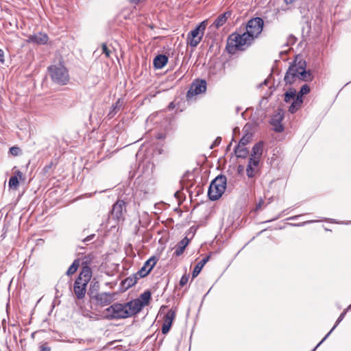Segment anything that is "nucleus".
<instances>
[{
    "instance_id": "f257e3e1",
    "label": "nucleus",
    "mask_w": 351,
    "mask_h": 351,
    "mask_svg": "<svg viewBox=\"0 0 351 351\" xmlns=\"http://www.w3.org/2000/svg\"><path fill=\"white\" fill-rule=\"evenodd\" d=\"M254 40L247 32H243L241 34H232L228 40L227 49L229 53H234L236 49L245 50L248 47Z\"/></svg>"
},
{
    "instance_id": "f03ea898",
    "label": "nucleus",
    "mask_w": 351,
    "mask_h": 351,
    "mask_svg": "<svg viewBox=\"0 0 351 351\" xmlns=\"http://www.w3.org/2000/svg\"><path fill=\"white\" fill-rule=\"evenodd\" d=\"M227 179L223 175L217 176L210 183L208 195L210 200L215 201L219 199L226 188Z\"/></svg>"
},
{
    "instance_id": "7ed1b4c3",
    "label": "nucleus",
    "mask_w": 351,
    "mask_h": 351,
    "mask_svg": "<svg viewBox=\"0 0 351 351\" xmlns=\"http://www.w3.org/2000/svg\"><path fill=\"white\" fill-rule=\"evenodd\" d=\"M48 71L53 82L58 84L65 85L69 81V71L61 63L49 66Z\"/></svg>"
},
{
    "instance_id": "20e7f679",
    "label": "nucleus",
    "mask_w": 351,
    "mask_h": 351,
    "mask_svg": "<svg viewBox=\"0 0 351 351\" xmlns=\"http://www.w3.org/2000/svg\"><path fill=\"white\" fill-rule=\"evenodd\" d=\"M106 316L109 319H119L130 317L126 304L114 303L106 310Z\"/></svg>"
},
{
    "instance_id": "39448f33",
    "label": "nucleus",
    "mask_w": 351,
    "mask_h": 351,
    "mask_svg": "<svg viewBox=\"0 0 351 351\" xmlns=\"http://www.w3.org/2000/svg\"><path fill=\"white\" fill-rule=\"evenodd\" d=\"M206 21H204L189 33L187 36V43L191 47H195L200 43L206 29Z\"/></svg>"
},
{
    "instance_id": "423d86ee",
    "label": "nucleus",
    "mask_w": 351,
    "mask_h": 351,
    "mask_svg": "<svg viewBox=\"0 0 351 351\" xmlns=\"http://www.w3.org/2000/svg\"><path fill=\"white\" fill-rule=\"evenodd\" d=\"M306 62L303 60H300L298 63L291 65L285 75L284 80L286 84H292L295 82L300 76L302 68H303V66H306Z\"/></svg>"
},
{
    "instance_id": "0eeeda50",
    "label": "nucleus",
    "mask_w": 351,
    "mask_h": 351,
    "mask_svg": "<svg viewBox=\"0 0 351 351\" xmlns=\"http://www.w3.org/2000/svg\"><path fill=\"white\" fill-rule=\"evenodd\" d=\"M264 22L260 17H255L250 19L246 26V32L254 39L256 38L263 31Z\"/></svg>"
},
{
    "instance_id": "6e6552de",
    "label": "nucleus",
    "mask_w": 351,
    "mask_h": 351,
    "mask_svg": "<svg viewBox=\"0 0 351 351\" xmlns=\"http://www.w3.org/2000/svg\"><path fill=\"white\" fill-rule=\"evenodd\" d=\"M206 90V82L204 80H195L189 90L187 92L186 97L188 99L192 97L194 95H197L203 93Z\"/></svg>"
},
{
    "instance_id": "1a4fd4ad",
    "label": "nucleus",
    "mask_w": 351,
    "mask_h": 351,
    "mask_svg": "<svg viewBox=\"0 0 351 351\" xmlns=\"http://www.w3.org/2000/svg\"><path fill=\"white\" fill-rule=\"evenodd\" d=\"M125 211V202L123 200H118L113 204L110 216L117 221L123 219V212Z\"/></svg>"
},
{
    "instance_id": "9d476101",
    "label": "nucleus",
    "mask_w": 351,
    "mask_h": 351,
    "mask_svg": "<svg viewBox=\"0 0 351 351\" xmlns=\"http://www.w3.org/2000/svg\"><path fill=\"white\" fill-rule=\"evenodd\" d=\"M158 261V258L156 256L150 257L147 261H145L143 266L138 271L136 275H138L140 278H143L147 276L154 267L156 265Z\"/></svg>"
},
{
    "instance_id": "9b49d317",
    "label": "nucleus",
    "mask_w": 351,
    "mask_h": 351,
    "mask_svg": "<svg viewBox=\"0 0 351 351\" xmlns=\"http://www.w3.org/2000/svg\"><path fill=\"white\" fill-rule=\"evenodd\" d=\"M87 282L75 280L73 285V291L77 298L81 300L84 298L86 291Z\"/></svg>"
},
{
    "instance_id": "f8f14e48",
    "label": "nucleus",
    "mask_w": 351,
    "mask_h": 351,
    "mask_svg": "<svg viewBox=\"0 0 351 351\" xmlns=\"http://www.w3.org/2000/svg\"><path fill=\"white\" fill-rule=\"evenodd\" d=\"M49 37L46 34L38 32L33 35H29L27 41L37 45H45L47 43Z\"/></svg>"
},
{
    "instance_id": "ddd939ff",
    "label": "nucleus",
    "mask_w": 351,
    "mask_h": 351,
    "mask_svg": "<svg viewBox=\"0 0 351 351\" xmlns=\"http://www.w3.org/2000/svg\"><path fill=\"white\" fill-rule=\"evenodd\" d=\"M128 313L130 314V317L136 315L138 312L141 311L142 308L143 307L142 303L138 300H134L132 301H130L128 303H125Z\"/></svg>"
},
{
    "instance_id": "4468645a",
    "label": "nucleus",
    "mask_w": 351,
    "mask_h": 351,
    "mask_svg": "<svg viewBox=\"0 0 351 351\" xmlns=\"http://www.w3.org/2000/svg\"><path fill=\"white\" fill-rule=\"evenodd\" d=\"M263 148L264 143L263 141L256 143L252 147L251 156L249 159H257L258 162H259L263 154Z\"/></svg>"
},
{
    "instance_id": "2eb2a0df",
    "label": "nucleus",
    "mask_w": 351,
    "mask_h": 351,
    "mask_svg": "<svg viewBox=\"0 0 351 351\" xmlns=\"http://www.w3.org/2000/svg\"><path fill=\"white\" fill-rule=\"evenodd\" d=\"M283 114L280 112H278L272 117L271 120V124L274 126V130L277 132H281L283 131V126L281 122L283 119Z\"/></svg>"
},
{
    "instance_id": "dca6fc26",
    "label": "nucleus",
    "mask_w": 351,
    "mask_h": 351,
    "mask_svg": "<svg viewBox=\"0 0 351 351\" xmlns=\"http://www.w3.org/2000/svg\"><path fill=\"white\" fill-rule=\"evenodd\" d=\"M95 298L97 302L103 306L109 304L113 300L112 294L106 292L98 293Z\"/></svg>"
},
{
    "instance_id": "f3484780",
    "label": "nucleus",
    "mask_w": 351,
    "mask_h": 351,
    "mask_svg": "<svg viewBox=\"0 0 351 351\" xmlns=\"http://www.w3.org/2000/svg\"><path fill=\"white\" fill-rule=\"evenodd\" d=\"M92 276V271L88 266H84L78 277L76 278L78 280L84 281L88 283Z\"/></svg>"
},
{
    "instance_id": "a211bd4d",
    "label": "nucleus",
    "mask_w": 351,
    "mask_h": 351,
    "mask_svg": "<svg viewBox=\"0 0 351 351\" xmlns=\"http://www.w3.org/2000/svg\"><path fill=\"white\" fill-rule=\"evenodd\" d=\"M349 309L347 308L345 309L339 315L337 320L336 321L335 324L332 328V329L328 332V334L323 338V339L311 350L315 351V350L328 337V336L331 334V332L334 330V329L338 326V324L343 319L346 314L347 313Z\"/></svg>"
},
{
    "instance_id": "6ab92c4d",
    "label": "nucleus",
    "mask_w": 351,
    "mask_h": 351,
    "mask_svg": "<svg viewBox=\"0 0 351 351\" xmlns=\"http://www.w3.org/2000/svg\"><path fill=\"white\" fill-rule=\"evenodd\" d=\"M168 62V57L166 55L160 54L156 56L154 59V66L157 69L163 68Z\"/></svg>"
},
{
    "instance_id": "aec40b11",
    "label": "nucleus",
    "mask_w": 351,
    "mask_h": 351,
    "mask_svg": "<svg viewBox=\"0 0 351 351\" xmlns=\"http://www.w3.org/2000/svg\"><path fill=\"white\" fill-rule=\"evenodd\" d=\"M259 162L257 159H249L246 168V173L248 178H254L256 173L255 168L258 167Z\"/></svg>"
},
{
    "instance_id": "412c9836",
    "label": "nucleus",
    "mask_w": 351,
    "mask_h": 351,
    "mask_svg": "<svg viewBox=\"0 0 351 351\" xmlns=\"http://www.w3.org/2000/svg\"><path fill=\"white\" fill-rule=\"evenodd\" d=\"M189 243V239L186 237L182 239L176 245L174 254L176 256H180L184 252L186 247Z\"/></svg>"
},
{
    "instance_id": "4be33fe9",
    "label": "nucleus",
    "mask_w": 351,
    "mask_h": 351,
    "mask_svg": "<svg viewBox=\"0 0 351 351\" xmlns=\"http://www.w3.org/2000/svg\"><path fill=\"white\" fill-rule=\"evenodd\" d=\"M123 104V99H119L115 104L112 105L110 110L108 114V117L110 119L112 118L121 110Z\"/></svg>"
},
{
    "instance_id": "5701e85b",
    "label": "nucleus",
    "mask_w": 351,
    "mask_h": 351,
    "mask_svg": "<svg viewBox=\"0 0 351 351\" xmlns=\"http://www.w3.org/2000/svg\"><path fill=\"white\" fill-rule=\"evenodd\" d=\"M231 16V12H226L222 14H220L215 21L214 25L219 28L222 26L227 21V19Z\"/></svg>"
},
{
    "instance_id": "b1692460",
    "label": "nucleus",
    "mask_w": 351,
    "mask_h": 351,
    "mask_svg": "<svg viewBox=\"0 0 351 351\" xmlns=\"http://www.w3.org/2000/svg\"><path fill=\"white\" fill-rule=\"evenodd\" d=\"M209 258L210 256H207L206 257L204 258L202 260H201L199 262L197 263L192 273L193 278L196 277L200 273L203 267L209 261Z\"/></svg>"
},
{
    "instance_id": "393cba45",
    "label": "nucleus",
    "mask_w": 351,
    "mask_h": 351,
    "mask_svg": "<svg viewBox=\"0 0 351 351\" xmlns=\"http://www.w3.org/2000/svg\"><path fill=\"white\" fill-rule=\"evenodd\" d=\"M303 102V99L301 97H299L298 95L296 98L293 100L291 105L289 108V111L291 113H295L301 106Z\"/></svg>"
},
{
    "instance_id": "a878e982",
    "label": "nucleus",
    "mask_w": 351,
    "mask_h": 351,
    "mask_svg": "<svg viewBox=\"0 0 351 351\" xmlns=\"http://www.w3.org/2000/svg\"><path fill=\"white\" fill-rule=\"evenodd\" d=\"M234 154L238 158H245L248 154V150L245 146L238 144L234 149Z\"/></svg>"
},
{
    "instance_id": "bb28decb",
    "label": "nucleus",
    "mask_w": 351,
    "mask_h": 351,
    "mask_svg": "<svg viewBox=\"0 0 351 351\" xmlns=\"http://www.w3.org/2000/svg\"><path fill=\"white\" fill-rule=\"evenodd\" d=\"M150 298L151 292L149 291H145L140 295L139 298H138L137 300H138L144 306L149 303Z\"/></svg>"
},
{
    "instance_id": "cd10ccee",
    "label": "nucleus",
    "mask_w": 351,
    "mask_h": 351,
    "mask_svg": "<svg viewBox=\"0 0 351 351\" xmlns=\"http://www.w3.org/2000/svg\"><path fill=\"white\" fill-rule=\"evenodd\" d=\"M298 80H301L303 81H308L312 80L311 73L310 71H306V66H303V68H302V70L300 73V76Z\"/></svg>"
},
{
    "instance_id": "c85d7f7f",
    "label": "nucleus",
    "mask_w": 351,
    "mask_h": 351,
    "mask_svg": "<svg viewBox=\"0 0 351 351\" xmlns=\"http://www.w3.org/2000/svg\"><path fill=\"white\" fill-rule=\"evenodd\" d=\"M296 91L295 89H289L288 91H287L285 94V101L286 103H289L291 101H293L296 98Z\"/></svg>"
},
{
    "instance_id": "c756f323",
    "label": "nucleus",
    "mask_w": 351,
    "mask_h": 351,
    "mask_svg": "<svg viewBox=\"0 0 351 351\" xmlns=\"http://www.w3.org/2000/svg\"><path fill=\"white\" fill-rule=\"evenodd\" d=\"M80 266V261L78 259H76L73 261V263L71 264V265L69 267V269L66 271V274L68 276H71L76 272L77 268Z\"/></svg>"
},
{
    "instance_id": "7c9ffc66",
    "label": "nucleus",
    "mask_w": 351,
    "mask_h": 351,
    "mask_svg": "<svg viewBox=\"0 0 351 351\" xmlns=\"http://www.w3.org/2000/svg\"><path fill=\"white\" fill-rule=\"evenodd\" d=\"M176 317V311L172 308L168 311V312L165 315V322L166 323H169L172 324V322Z\"/></svg>"
},
{
    "instance_id": "2f4dec72",
    "label": "nucleus",
    "mask_w": 351,
    "mask_h": 351,
    "mask_svg": "<svg viewBox=\"0 0 351 351\" xmlns=\"http://www.w3.org/2000/svg\"><path fill=\"white\" fill-rule=\"evenodd\" d=\"M19 184V182L16 176H12L8 182L10 188L16 189Z\"/></svg>"
},
{
    "instance_id": "473e14b6",
    "label": "nucleus",
    "mask_w": 351,
    "mask_h": 351,
    "mask_svg": "<svg viewBox=\"0 0 351 351\" xmlns=\"http://www.w3.org/2000/svg\"><path fill=\"white\" fill-rule=\"evenodd\" d=\"M310 92V87L307 84H304L301 88L299 93L297 94V95L299 97L302 98L304 95H306Z\"/></svg>"
},
{
    "instance_id": "72a5a7b5",
    "label": "nucleus",
    "mask_w": 351,
    "mask_h": 351,
    "mask_svg": "<svg viewBox=\"0 0 351 351\" xmlns=\"http://www.w3.org/2000/svg\"><path fill=\"white\" fill-rule=\"evenodd\" d=\"M252 135L250 134H247L244 135L242 138L240 140L239 145L245 146L251 141Z\"/></svg>"
},
{
    "instance_id": "f704fd0d",
    "label": "nucleus",
    "mask_w": 351,
    "mask_h": 351,
    "mask_svg": "<svg viewBox=\"0 0 351 351\" xmlns=\"http://www.w3.org/2000/svg\"><path fill=\"white\" fill-rule=\"evenodd\" d=\"M21 149L19 147H12L10 148L9 152L14 156H17L21 154Z\"/></svg>"
},
{
    "instance_id": "c9c22d12",
    "label": "nucleus",
    "mask_w": 351,
    "mask_h": 351,
    "mask_svg": "<svg viewBox=\"0 0 351 351\" xmlns=\"http://www.w3.org/2000/svg\"><path fill=\"white\" fill-rule=\"evenodd\" d=\"M102 52L105 54L106 57L109 58L112 53V51L108 49L107 45L105 43H103L101 45Z\"/></svg>"
},
{
    "instance_id": "e433bc0d",
    "label": "nucleus",
    "mask_w": 351,
    "mask_h": 351,
    "mask_svg": "<svg viewBox=\"0 0 351 351\" xmlns=\"http://www.w3.org/2000/svg\"><path fill=\"white\" fill-rule=\"evenodd\" d=\"M171 326V324H170L169 323L164 322L162 326V332L163 334H167L169 331Z\"/></svg>"
},
{
    "instance_id": "4c0bfd02",
    "label": "nucleus",
    "mask_w": 351,
    "mask_h": 351,
    "mask_svg": "<svg viewBox=\"0 0 351 351\" xmlns=\"http://www.w3.org/2000/svg\"><path fill=\"white\" fill-rule=\"evenodd\" d=\"M189 275H183L180 280V285L181 287H184L185 285H186L189 281Z\"/></svg>"
},
{
    "instance_id": "58836bf2",
    "label": "nucleus",
    "mask_w": 351,
    "mask_h": 351,
    "mask_svg": "<svg viewBox=\"0 0 351 351\" xmlns=\"http://www.w3.org/2000/svg\"><path fill=\"white\" fill-rule=\"evenodd\" d=\"M136 279H137L136 277H135L134 279L131 278H128L125 279V283H126L128 285V287H131L136 283Z\"/></svg>"
},
{
    "instance_id": "ea45409f",
    "label": "nucleus",
    "mask_w": 351,
    "mask_h": 351,
    "mask_svg": "<svg viewBox=\"0 0 351 351\" xmlns=\"http://www.w3.org/2000/svg\"><path fill=\"white\" fill-rule=\"evenodd\" d=\"M40 351H51V348L48 346L47 343H43L39 347Z\"/></svg>"
},
{
    "instance_id": "a19ab883",
    "label": "nucleus",
    "mask_w": 351,
    "mask_h": 351,
    "mask_svg": "<svg viewBox=\"0 0 351 351\" xmlns=\"http://www.w3.org/2000/svg\"><path fill=\"white\" fill-rule=\"evenodd\" d=\"M316 221H315V220H311V221H304V222L301 223L292 224V226H304L305 224L311 223H314V222H316Z\"/></svg>"
},
{
    "instance_id": "79ce46f5",
    "label": "nucleus",
    "mask_w": 351,
    "mask_h": 351,
    "mask_svg": "<svg viewBox=\"0 0 351 351\" xmlns=\"http://www.w3.org/2000/svg\"><path fill=\"white\" fill-rule=\"evenodd\" d=\"M221 141V137H219H219H217V138L215 139V141H214V143H213V145L211 146V147H210V148H213V146H217V145H219L220 144Z\"/></svg>"
},
{
    "instance_id": "37998d69",
    "label": "nucleus",
    "mask_w": 351,
    "mask_h": 351,
    "mask_svg": "<svg viewBox=\"0 0 351 351\" xmlns=\"http://www.w3.org/2000/svg\"><path fill=\"white\" fill-rule=\"evenodd\" d=\"M0 62L1 63L3 64L5 62L4 60V51L0 49Z\"/></svg>"
},
{
    "instance_id": "c03bdc74",
    "label": "nucleus",
    "mask_w": 351,
    "mask_h": 351,
    "mask_svg": "<svg viewBox=\"0 0 351 351\" xmlns=\"http://www.w3.org/2000/svg\"><path fill=\"white\" fill-rule=\"evenodd\" d=\"M94 237H95V234H90V235H89V236H88V237H86L83 240V241H84V243L88 242V241H91V240L94 238Z\"/></svg>"
},
{
    "instance_id": "a18cd8bd",
    "label": "nucleus",
    "mask_w": 351,
    "mask_h": 351,
    "mask_svg": "<svg viewBox=\"0 0 351 351\" xmlns=\"http://www.w3.org/2000/svg\"><path fill=\"white\" fill-rule=\"evenodd\" d=\"M263 204H264V201H263V199H260V201H259V202H258V203L256 204V210H259V209L262 207V206H263Z\"/></svg>"
},
{
    "instance_id": "49530a36",
    "label": "nucleus",
    "mask_w": 351,
    "mask_h": 351,
    "mask_svg": "<svg viewBox=\"0 0 351 351\" xmlns=\"http://www.w3.org/2000/svg\"><path fill=\"white\" fill-rule=\"evenodd\" d=\"M14 176H17V178H18V179H19V178L21 179V178H22V177H23V173H22V172H21V171H19V170H18V171H16L15 172V175H14Z\"/></svg>"
},
{
    "instance_id": "de8ad7c7",
    "label": "nucleus",
    "mask_w": 351,
    "mask_h": 351,
    "mask_svg": "<svg viewBox=\"0 0 351 351\" xmlns=\"http://www.w3.org/2000/svg\"><path fill=\"white\" fill-rule=\"evenodd\" d=\"M175 108V104L173 102H171L169 106H168V108L169 110H171V109H173Z\"/></svg>"
},
{
    "instance_id": "09e8293b",
    "label": "nucleus",
    "mask_w": 351,
    "mask_h": 351,
    "mask_svg": "<svg viewBox=\"0 0 351 351\" xmlns=\"http://www.w3.org/2000/svg\"><path fill=\"white\" fill-rule=\"evenodd\" d=\"M295 38L293 36H290L289 37V42H291L293 43L295 41Z\"/></svg>"
},
{
    "instance_id": "8fccbe9b",
    "label": "nucleus",
    "mask_w": 351,
    "mask_h": 351,
    "mask_svg": "<svg viewBox=\"0 0 351 351\" xmlns=\"http://www.w3.org/2000/svg\"><path fill=\"white\" fill-rule=\"evenodd\" d=\"M300 215H295V216H293V217H289L288 219H290V220H295L296 219H298Z\"/></svg>"
},
{
    "instance_id": "3c124183",
    "label": "nucleus",
    "mask_w": 351,
    "mask_h": 351,
    "mask_svg": "<svg viewBox=\"0 0 351 351\" xmlns=\"http://www.w3.org/2000/svg\"><path fill=\"white\" fill-rule=\"evenodd\" d=\"M129 1L133 3H138L141 2L142 0H129Z\"/></svg>"
},
{
    "instance_id": "603ef678",
    "label": "nucleus",
    "mask_w": 351,
    "mask_h": 351,
    "mask_svg": "<svg viewBox=\"0 0 351 351\" xmlns=\"http://www.w3.org/2000/svg\"><path fill=\"white\" fill-rule=\"evenodd\" d=\"M295 0H285V2L287 3V4H290L291 3H293Z\"/></svg>"
},
{
    "instance_id": "864d4df0",
    "label": "nucleus",
    "mask_w": 351,
    "mask_h": 351,
    "mask_svg": "<svg viewBox=\"0 0 351 351\" xmlns=\"http://www.w3.org/2000/svg\"><path fill=\"white\" fill-rule=\"evenodd\" d=\"M280 217V215H278L276 218H274L273 219L268 220L267 222L272 221L276 220V219H278Z\"/></svg>"
},
{
    "instance_id": "5fc2aeb1",
    "label": "nucleus",
    "mask_w": 351,
    "mask_h": 351,
    "mask_svg": "<svg viewBox=\"0 0 351 351\" xmlns=\"http://www.w3.org/2000/svg\"><path fill=\"white\" fill-rule=\"evenodd\" d=\"M267 80H265L264 81V84H265V85H266V84H267Z\"/></svg>"
},
{
    "instance_id": "6e6d98bb",
    "label": "nucleus",
    "mask_w": 351,
    "mask_h": 351,
    "mask_svg": "<svg viewBox=\"0 0 351 351\" xmlns=\"http://www.w3.org/2000/svg\"><path fill=\"white\" fill-rule=\"evenodd\" d=\"M348 309L351 308V304L348 307Z\"/></svg>"
}]
</instances>
